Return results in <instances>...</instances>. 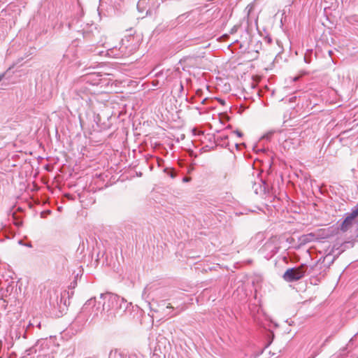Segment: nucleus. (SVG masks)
I'll list each match as a JSON object with an SVG mask.
<instances>
[{
  "label": "nucleus",
  "instance_id": "9",
  "mask_svg": "<svg viewBox=\"0 0 358 358\" xmlns=\"http://www.w3.org/2000/svg\"><path fill=\"white\" fill-rule=\"evenodd\" d=\"M157 290L156 285L154 284L148 285L145 288L142 293V298L150 304V300L154 299V297L156 296L155 292Z\"/></svg>",
  "mask_w": 358,
  "mask_h": 358
},
{
  "label": "nucleus",
  "instance_id": "33",
  "mask_svg": "<svg viewBox=\"0 0 358 358\" xmlns=\"http://www.w3.org/2000/svg\"><path fill=\"white\" fill-rule=\"evenodd\" d=\"M129 358H131V357H129Z\"/></svg>",
  "mask_w": 358,
  "mask_h": 358
},
{
  "label": "nucleus",
  "instance_id": "12",
  "mask_svg": "<svg viewBox=\"0 0 358 358\" xmlns=\"http://www.w3.org/2000/svg\"><path fill=\"white\" fill-rule=\"evenodd\" d=\"M220 10L217 8L213 7L207 9L201 13V17L206 21H211L219 17Z\"/></svg>",
  "mask_w": 358,
  "mask_h": 358
},
{
  "label": "nucleus",
  "instance_id": "16",
  "mask_svg": "<svg viewBox=\"0 0 358 358\" xmlns=\"http://www.w3.org/2000/svg\"><path fill=\"white\" fill-rule=\"evenodd\" d=\"M146 0H139L137 3V8L139 12L143 13L145 10V5L146 4Z\"/></svg>",
  "mask_w": 358,
  "mask_h": 358
},
{
  "label": "nucleus",
  "instance_id": "21",
  "mask_svg": "<svg viewBox=\"0 0 358 358\" xmlns=\"http://www.w3.org/2000/svg\"><path fill=\"white\" fill-rule=\"evenodd\" d=\"M13 283H14L13 282H11L10 283L8 284V287L6 288V292H10V291L13 290Z\"/></svg>",
  "mask_w": 358,
  "mask_h": 358
},
{
  "label": "nucleus",
  "instance_id": "31",
  "mask_svg": "<svg viewBox=\"0 0 358 358\" xmlns=\"http://www.w3.org/2000/svg\"><path fill=\"white\" fill-rule=\"evenodd\" d=\"M331 52H332L331 50L329 51V53L330 55H331Z\"/></svg>",
  "mask_w": 358,
  "mask_h": 358
},
{
  "label": "nucleus",
  "instance_id": "5",
  "mask_svg": "<svg viewBox=\"0 0 358 358\" xmlns=\"http://www.w3.org/2000/svg\"><path fill=\"white\" fill-rule=\"evenodd\" d=\"M308 267L302 264L301 266L288 268L283 274V278L287 282H294L302 278L307 272Z\"/></svg>",
  "mask_w": 358,
  "mask_h": 358
},
{
  "label": "nucleus",
  "instance_id": "18",
  "mask_svg": "<svg viewBox=\"0 0 358 358\" xmlns=\"http://www.w3.org/2000/svg\"><path fill=\"white\" fill-rule=\"evenodd\" d=\"M350 217L355 220L358 216V205L352 209L351 213L348 214Z\"/></svg>",
  "mask_w": 358,
  "mask_h": 358
},
{
  "label": "nucleus",
  "instance_id": "30",
  "mask_svg": "<svg viewBox=\"0 0 358 358\" xmlns=\"http://www.w3.org/2000/svg\"><path fill=\"white\" fill-rule=\"evenodd\" d=\"M167 310H172L173 307L171 306H167L166 308Z\"/></svg>",
  "mask_w": 358,
  "mask_h": 358
},
{
  "label": "nucleus",
  "instance_id": "29",
  "mask_svg": "<svg viewBox=\"0 0 358 358\" xmlns=\"http://www.w3.org/2000/svg\"><path fill=\"white\" fill-rule=\"evenodd\" d=\"M4 76H5L4 73L0 74V81L4 78Z\"/></svg>",
  "mask_w": 358,
  "mask_h": 358
},
{
  "label": "nucleus",
  "instance_id": "6",
  "mask_svg": "<svg viewBox=\"0 0 358 358\" xmlns=\"http://www.w3.org/2000/svg\"><path fill=\"white\" fill-rule=\"evenodd\" d=\"M89 318H90L91 321H99V320L92 319V310H85L83 306L81 311L73 321L71 325L73 328H77V330H80L83 327Z\"/></svg>",
  "mask_w": 358,
  "mask_h": 358
},
{
  "label": "nucleus",
  "instance_id": "13",
  "mask_svg": "<svg viewBox=\"0 0 358 358\" xmlns=\"http://www.w3.org/2000/svg\"><path fill=\"white\" fill-rule=\"evenodd\" d=\"M120 301L118 306V315H122L124 313L131 305V303H128L124 298L120 296Z\"/></svg>",
  "mask_w": 358,
  "mask_h": 358
},
{
  "label": "nucleus",
  "instance_id": "11",
  "mask_svg": "<svg viewBox=\"0 0 358 358\" xmlns=\"http://www.w3.org/2000/svg\"><path fill=\"white\" fill-rule=\"evenodd\" d=\"M77 58L76 48L74 47L69 48L63 55L62 62L64 64H69L73 62Z\"/></svg>",
  "mask_w": 358,
  "mask_h": 358
},
{
  "label": "nucleus",
  "instance_id": "4",
  "mask_svg": "<svg viewBox=\"0 0 358 358\" xmlns=\"http://www.w3.org/2000/svg\"><path fill=\"white\" fill-rule=\"evenodd\" d=\"M280 245L275 238H271L268 240L262 248L259 250V252L266 259H270L273 257L279 250Z\"/></svg>",
  "mask_w": 358,
  "mask_h": 358
},
{
  "label": "nucleus",
  "instance_id": "23",
  "mask_svg": "<svg viewBox=\"0 0 358 358\" xmlns=\"http://www.w3.org/2000/svg\"><path fill=\"white\" fill-rule=\"evenodd\" d=\"M264 41L268 44H270L272 42V38L271 36H266V37H265Z\"/></svg>",
  "mask_w": 358,
  "mask_h": 358
},
{
  "label": "nucleus",
  "instance_id": "17",
  "mask_svg": "<svg viewBox=\"0 0 358 358\" xmlns=\"http://www.w3.org/2000/svg\"><path fill=\"white\" fill-rule=\"evenodd\" d=\"M313 53L312 50H308L304 55V62L307 64L311 62V55Z\"/></svg>",
  "mask_w": 358,
  "mask_h": 358
},
{
  "label": "nucleus",
  "instance_id": "28",
  "mask_svg": "<svg viewBox=\"0 0 358 358\" xmlns=\"http://www.w3.org/2000/svg\"><path fill=\"white\" fill-rule=\"evenodd\" d=\"M208 98H205L203 99L202 101H201V103L202 104H206L208 101Z\"/></svg>",
  "mask_w": 358,
  "mask_h": 358
},
{
  "label": "nucleus",
  "instance_id": "2",
  "mask_svg": "<svg viewBox=\"0 0 358 358\" xmlns=\"http://www.w3.org/2000/svg\"><path fill=\"white\" fill-rule=\"evenodd\" d=\"M134 38L131 36L122 39L119 48L113 47L108 50L107 54L115 58L128 57L132 55L137 48L133 43Z\"/></svg>",
  "mask_w": 358,
  "mask_h": 358
},
{
  "label": "nucleus",
  "instance_id": "24",
  "mask_svg": "<svg viewBox=\"0 0 358 358\" xmlns=\"http://www.w3.org/2000/svg\"><path fill=\"white\" fill-rule=\"evenodd\" d=\"M238 27L236 26V25L234 26V27L231 30V34H234V33L236 32L237 29H238Z\"/></svg>",
  "mask_w": 358,
  "mask_h": 358
},
{
  "label": "nucleus",
  "instance_id": "7",
  "mask_svg": "<svg viewBox=\"0 0 358 358\" xmlns=\"http://www.w3.org/2000/svg\"><path fill=\"white\" fill-rule=\"evenodd\" d=\"M51 345V341L48 339H40L38 340L36 343L31 348L26 350L25 353L27 355H31L36 353L38 351L41 352V355H45L46 354L45 349H48Z\"/></svg>",
  "mask_w": 358,
  "mask_h": 358
},
{
  "label": "nucleus",
  "instance_id": "14",
  "mask_svg": "<svg viewBox=\"0 0 358 358\" xmlns=\"http://www.w3.org/2000/svg\"><path fill=\"white\" fill-rule=\"evenodd\" d=\"M353 220H354L352 217H350V216L348 213L347 216L345 217V218L344 219L341 225V230L343 232L347 231L352 225Z\"/></svg>",
  "mask_w": 358,
  "mask_h": 358
},
{
  "label": "nucleus",
  "instance_id": "22",
  "mask_svg": "<svg viewBox=\"0 0 358 358\" xmlns=\"http://www.w3.org/2000/svg\"><path fill=\"white\" fill-rule=\"evenodd\" d=\"M183 90H184L183 85H182V82L180 81L179 83H178V90H179L180 92H181L183 91Z\"/></svg>",
  "mask_w": 358,
  "mask_h": 358
},
{
  "label": "nucleus",
  "instance_id": "32",
  "mask_svg": "<svg viewBox=\"0 0 358 358\" xmlns=\"http://www.w3.org/2000/svg\"><path fill=\"white\" fill-rule=\"evenodd\" d=\"M83 81H85V80H87V78H83Z\"/></svg>",
  "mask_w": 358,
  "mask_h": 358
},
{
  "label": "nucleus",
  "instance_id": "20",
  "mask_svg": "<svg viewBox=\"0 0 358 358\" xmlns=\"http://www.w3.org/2000/svg\"><path fill=\"white\" fill-rule=\"evenodd\" d=\"M57 258L59 259L62 266H64L67 261L66 257L62 255H59Z\"/></svg>",
  "mask_w": 358,
  "mask_h": 358
},
{
  "label": "nucleus",
  "instance_id": "27",
  "mask_svg": "<svg viewBox=\"0 0 358 358\" xmlns=\"http://www.w3.org/2000/svg\"><path fill=\"white\" fill-rule=\"evenodd\" d=\"M189 180H190V178L189 177H184L182 178V181L185 182H189Z\"/></svg>",
  "mask_w": 358,
  "mask_h": 358
},
{
  "label": "nucleus",
  "instance_id": "15",
  "mask_svg": "<svg viewBox=\"0 0 358 358\" xmlns=\"http://www.w3.org/2000/svg\"><path fill=\"white\" fill-rule=\"evenodd\" d=\"M101 117L99 114L94 113V122H95L98 129H104L106 127L100 124Z\"/></svg>",
  "mask_w": 358,
  "mask_h": 358
},
{
  "label": "nucleus",
  "instance_id": "25",
  "mask_svg": "<svg viewBox=\"0 0 358 358\" xmlns=\"http://www.w3.org/2000/svg\"><path fill=\"white\" fill-rule=\"evenodd\" d=\"M234 133L238 136V137H241L243 136V133L241 132L240 131L238 130H236V131H234Z\"/></svg>",
  "mask_w": 358,
  "mask_h": 358
},
{
  "label": "nucleus",
  "instance_id": "26",
  "mask_svg": "<svg viewBox=\"0 0 358 358\" xmlns=\"http://www.w3.org/2000/svg\"><path fill=\"white\" fill-rule=\"evenodd\" d=\"M217 101L222 104V105H224L225 104V101L222 99H220V98H217Z\"/></svg>",
  "mask_w": 358,
  "mask_h": 358
},
{
  "label": "nucleus",
  "instance_id": "10",
  "mask_svg": "<svg viewBox=\"0 0 358 358\" xmlns=\"http://www.w3.org/2000/svg\"><path fill=\"white\" fill-rule=\"evenodd\" d=\"M62 297H59L58 295H55V297L52 298L50 296V305L53 307L55 310H58L59 313L62 314L65 310L66 305L65 303H63Z\"/></svg>",
  "mask_w": 358,
  "mask_h": 358
},
{
  "label": "nucleus",
  "instance_id": "8",
  "mask_svg": "<svg viewBox=\"0 0 358 358\" xmlns=\"http://www.w3.org/2000/svg\"><path fill=\"white\" fill-rule=\"evenodd\" d=\"M269 186L262 179H259L253 183L252 189L256 194L264 196L268 192Z\"/></svg>",
  "mask_w": 358,
  "mask_h": 358
},
{
  "label": "nucleus",
  "instance_id": "3",
  "mask_svg": "<svg viewBox=\"0 0 358 358\" xmlns=\"http://www.w3.org/2000/svg\"><path fill=\"white\" fill-rule=\"evenodd\" d=\"M72 99L78 102L81 106L93 105L94 96L92 95L87 87L85 84L80 83L71 92Z\"/></svg>",
  "mask_w": 358,
  "mask_h": 358
},
{
  "label": "nucleus",
  "instance_id": "1",
  "mask_svg": "<svg viewBox=\"0 0 358 358\" xmlns=\"http://www.w3.org/2000/svg\"><path fill=\"white\" fill-rule=\"evenodd\" d=\"M120 296L113 293L101 294L84 304V310H92V319L111 321L118 315Z\"/></svg>",
  "mask_w": 358,
  "mask_h": 358
},
{
  "label": "nucleus",
  "instance_id": "19",
  "mask_svg": "<svg viewBox=\"0 0 358 358\" xmlns=\"http://www.w3.org/2000/svg\"><path fill=\"white\" fill-rule=\"evenodd\" d=\"M79 276V273H77L75 276V279L72 281L69 285L70 288H75L77 286V278Z\"/></svg>",
  "mask_w": 358,
  "mask_h": 358
}]
</instances>
